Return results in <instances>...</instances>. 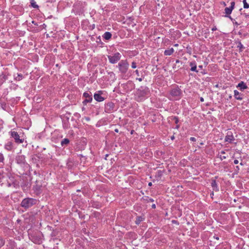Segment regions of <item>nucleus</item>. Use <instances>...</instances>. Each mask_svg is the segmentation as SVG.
Masks as SVG:
<instances>
[{
	"label": "nucleus",
	"mask_w": 249,
	"mask_h": 249,
	"mask_svg": "<svg viewBox=\"0 0 249 249\" xmlns=\"http://www.w3.org/2000/svg\"><path fill=\"white\" fill-rule=\"evenodd\" d=\"M37 200L33 198H25L23 199L21 203L20 206L24 208L25 210L31 207L33 205L36 204Z\"/></svg>",
	"instance_id": "f257e3e1"
},
{
	"label": "nucleus",
	"mask_w": 249,
	"mask_h": 249,
	"mask_svg": "<svg viewBox=\"0 0 249 249\" xmlns=\"http://www.w3.org/2000/svg\"><path fill=\"white\" fill-rule=\"evenodd\" d=\"M117 67L119 68V71L122 74H125L128 70L129 64L127 60H122L118 64Z\"/></svg>",
	"instance_id": "f03ea898"
},
{
	"label": "nucleus",
	"mask_w": 249,
	"mask_h": 249,
	"mask_svg": "<svg viewBox=\"0 0 249 249\" xmlns=\"http://www.w3.org/2000/svg\"><path fill=\"white\" fill-rule=\"evenodd\" d=\"M108 58L110 63H116L119 60H120L121 55L119 53H116L113 55H108Z\"/></svg>",
	"instance_id": "7ed1b4c3"
},
{
	"label": "nucleus",
	"mask_w": 249,
	"mask_h": 249,
	"mask_svg": "<svg viewBox=\"0 0 249 249\" xmlns=\"http://www.w3.org/2000/svg\"><path fill=\"white\" fill-rule=\"evenodd\" d=\"M11 136L12 138H13L15 140V142L17 143H22L24 141L23 139H20V137L18 133V132L16 131H11Z\"/></svg>",
	"instance_id": "20e7f679"
},
{
	"label": "nucleus",
	"mask_w": 249,
	"mask_h": 249,
	"mask_svg": "<svg viewBox=\"0 0 249 249\" xmlns=\"http://www.w3.org/2000/svg\"><path fill=\"white\" fill-rule=\"evenodd\" d=\"M90 93V92H85L83 93V97L85 98V100L83 102V105H86L87 103H90L92 101V95Z\"/></svg>",
	"instance_id": "39448f33"
},
{
	"label": "nucleus",
	"mask_w": 249,
	"mask_h": 249,
	"mask_svg": "<svg viewBox=\"0 0 249 249\" xmlns=\"http://www.w3.org/2000/svg\"><path fill=\"white\" fill-rule=\"evenodd\" d=\"M139 93L138 94L142 96H144L145 95H147L149 92V89L146 87H141L139 89H138Z\"/></svg>",
	"instance_id": "423d86ee"
},
{
	"label": "nucleus",
	"mask_w": 249,
	"mask_h": 249,
	"mask_svg": "<svg viewBox=\"0 0 249 249\" xmlns=\"http://www.w3.org/2000/svg\"><path fill=\"white\" fill-rule=\"evenodd\" d=\"M181 93V90L178 88L172 89L170 92V95L175 97H179Z\"/></svg>",
	"instance_id": "0eeeda50"
},
{
	"label": "nucleus",
	"mask_w": 249,
	"mask_h": 249,
	"mask_svg": "<svg viewBox=\"0 0 249 249\" xmlns=\"http://www.w3.org/2000/svg\"><path fill=\"white\" fill-rule=\"evenodd\" d=\"M103 93L102 91H98L97 93H94V99L98 102H102L105 100V98L101 96Z\"/></svg>",
	"instance_id": "6e6552de"
},
{
	"label": "nucleus",
	"mask_w": 249,
	"mask_h": 249,
	"mask_svg": "<svg viewBox=\"0 0 249 249\" xmlns=\"http://www.w3.org/2000/svg\"><path fill=\"white\" fill-rule=\"evenodd\" d=\"M114 105L112 102H108L105 105V110L106 112H111L114 108Z\"/></svg>",
	"instance_id": "1a4fd4ad"
},
{
	"label": "nucleus",
	"mask_w": 249,
	"mask_h": 249,
	"mask_svg": "<svg viewBox=\"0 0 249 249\" xmlns=\"http://www.w3.org/2000/svg\"><path fill=\"white\" fill-rule=\"evenodd\" d=\"M234 140L232 133L231 131L228 132L227 135L225 137V140L226 142H231Z\"/></svg>",
	"instance_id": "9d476101"
},
{
	"label": "nucleus",
	"mask_w": 249,
	"mask_h": 249,
	"mask_svg": "<svg viewBox=\"0 0 249 249\" xmlns=\"http://www.w3.org/2000/svg\"><path fill=\"white\" fill-rule=\"evenodd\" d=\"M237 88H239L241 90H243L248 88L246 84L243 81H241L237 85Z\"/></svg>",
	"instance_id": "9b49d317"
},
{
	"label": "nucleus",
	"mask_w": 249,
	"mask_h": 249,
	"mask_svg": "<svg viewBox=\"0 0 249 249\" xmlns=\"http://www.w3.org/2000/svg\"><path fill=\"white\" fill-rule=\"evenodd\" d=\"M190 66L191 67L190 69L191 71L198 72V71L196 70V64L195 61L190 62Z\"/></svg>",
	"instance_id": "f8f14e48"
},
{
	"label": "nucleus",
	"mask_w": 249,
	"mask_h": 249,
	"mask_svg": "<svg viewBox=\"0 0 249 249\" xmlns=\"http://www.w3.org/2000/svg\"><path fill=\"white\" fill-rule=\"evenodd\" d=\"M232 10L233 9H232L230 7H226L225 9V13L227 15L226 17H229L231 20H232V19L229 15H230L231 13V12H232Z\"/></svg>",
	"instance_id": "ddd939ff"
},
{
	"label": "nucleus",
	"mask_w": 249,
	"mask_h": 249,
	"mask_svg": "<svg viewBox=\"0 0 249 249\" xmlns=\"http://www.w3.org/2000/svg\"><path fill=\"white\" fill-rule=\"evenodd\" d=\"M112 36V34L109 32H106L104 33V34L103 36V37L104 38H105L106 40H109L111 38Z\"/></svg>",
	"instance_id": "4468645a"
},
{
	"label": "nucleus",
	"mask_w": 249,
	"mask_h": 249,
	"mask_svg": "<svg viewBox=\"0 0 249 249\" xmlns=\"http://www.w3.org/2000/svg\"><path fill=\"white\" fill-rule=\"evenodd\" d=\"M5 148L7 150H11L13 148V142H8L5 145Z\"/></svg>",
	"instance_id": "2eb2a0df"
},
{
	"label": "nucleus",
	"mask_w": 249,
	"mask_h": 249,
	"mask_svg": "<svg viewBox=\"0 0 249 249\" xmlns=\"http://www.w3.org/2000/svg\"><path fill=\"white\" fill-rule=\"evenodd\" d=\"M234 96L236 99L238 100H242L243 99V97L240 95V93L239 92V91H238L236 90H235L234 91Z\"/></svg>",
	"instance_id": "dca6fc26"
},
{
	"label": "nucleus",
	"mask_w": 249,
	"mask_h": 249,
	"mask_svg": "<svg viewBox=\"0 0 249 249\" xmlns=\"http://www.w3.org/2000/svg\"><path fill=\"white\" fill-rule=\"evenodd\" d=\"M144 220V218L142 216H137L135 220V224L136 225H139L141 222Z\"/></svg>",
	"instance_id": "f3484780"
},
{
	"label": "nucleus",
	"mask_w": 249,
	"mask_h": 249,
	"mask_svg": "<svg viewBox=\"0 0 249 249\" xmlns=\"http://www.w3.org/2000/svg\"><path fill=\"white\" fill-rule=\"evenodd\" d=\"M14 79L16 81H20L22 79V78H23V76L22 74H17V75H14Z\"/></svg>",
	"instance_id": "a211bd4d"
},
{
	"label": "nucleus",
	"mask_w": 249,
	"mask_h": 249,
	"mask_svg": "<svg viewBox=\"0 0 249 249\" xmlns=\"http://www.w3.org/2000/svg\"><path fill=\"white\" fill-rule=\"evenodd\" d=\"M174 51V49L172 48L169 50H166L164 53L165 55H170L173 53Z\"/></svg>",
	"instance_id": "6ab92c4d"
},
{
	"label": "nucleus",
	"mask_w": 249,
	"mask_h": 249,
	"mask_svg": "<svg viewBox=\"0 0 249 249\" xmlns=\"http://www.w3.org/2000/svg\"><path fill=\"white\" fill-rule=\"evenodd\" d=\"M211 185H212V186L213 187V190H214L215 191H218L217 183L215 180H212V181L211 182Z\"/></svg>",
	"instance_id": "aec40b11"
},
{
	"label": "nucleus",
	"mask_w": 249,
	"mask_h": 249,
	"mask_svg": "<svg viewBox=\"0 0 249 249\" xmlns=\"http://www.w3.org/2000/svg\"><path fill=\"white\" fill-rule=\"evenodd\" d=\"M69 142H70L69 140L67 138H65L61 141V144L62 146H64V145L68 144Z\"/></svg>",
	"instance_id": "412c9836"
},
{
	"label": "nucleus",
	"mask_w": 249,
	"mask_h": 249,
	"mask_svg": "<svg viewBox=\"0 0 249 249\" xmlns=\"http://www.w3.org/2000/svg\"><path fill=\"white\" fill-rule=\"evenodd\" d=\"M31 5L32 7L35 8H38V6L36 4V2L34 0H31Z\"/></svg>",
	"instance_id": "4be33fe9"
},
{
	"label": "nucleus",
	"mask_w": 249,
	"mask_h": 249,
	"mask_svg": "<svg viewBox=\"0 0 249 249\" xmlns=\"http://www.w3.org/2000/svg\"><path fill=\"white\" fill-rule=\"evenodd\" d=\"M243 2L244 3V8H249V4L247 2L246 0H243Z\"/></svg>",
	"instance_id": "5701e85b"
},
{
	"label": "nucleus",
	"mask_w": 249,
	"mask_h": 249,
	"mask_svg": "<svg viewBox=\"0 0 249 249\" xmlns=\"http://www.w3.org/2000/svg\"><path fill=\"white\" fill-rule=\"evenodd\" d=\"M237 48H239L240 51H242V49L244 48L243 45L242 44V43L239 42L237 45Z\"/></svg>",
	"instance_id": "b1692460"
},
{
	"label": "nucleus",
	"mask_w": 249,
	"mask_h": 249,
	"mask_svg": "<svg viewBox=\"0 0 249 249\" xmlns=\"http://www.w3.org/2000/svg\"><path fill=\"white\" fill-rule=\"evenodd\" d=\"M5 243L4 240L0 236V247L3 246Z\"/></svg>",
	"instance_id": "393cba45"
},
{
	"label": "nucleus",
	"mask_w": 249,
	"mask_h": 249,
	"mask_svg": "<svg viewBox=\"0 0 249 249\" xmlns=\"http://www.w3.org/2000/svg\"><path fill=\"white\" fill-rule=\"evenodd\" d=\"M4 160V157L3 155L0 153V162H2Z\"/></svg>",
	"instance_id": "a878e982"
},
{
	"label": "nucleus",
	"mask_w": 249,
	"mask_h": 249,
	"mask_svg": "<svg viewBox=\"0 0 249 249\" xmlns=\"http://www.w3.org/2000/svg\"><path fill=\"white\" fill-rule=\"evenodd\" d=\"M234 5H235V2L234 1H232L231 2V6L230 7L232 9H233L234 8Z\"/></svg>",
	"instance_id": "bb28decb"
},
{
	"label": "nucleus",
	"mask_w": 249,
	"mask_h": 249,
	"mask_svg": "<svg viewBox=\"0 0 249 249\" xmlns=\"http://www.w3.org/2000/svg\"><path fill=\"white\" fill-rule=\"evenodd\" d=\"M131 67H132V68L135 69L136 68V67H137L136 63L135 62H133L132 63Z\"/></svg>",
	"instance_id": "cd10ccee"
},
{
	"label": "nucleus",
	"mask_w": 249,
	"mask_h": 249,
	"mask_svg": "<svg viewBox=\"0 0 249 249\" xmlns=\"http://www.w3.org/2000/svg\"><path fill=\"white\" fill-rule=\"evenodd\" d=\"M173 120H175V123L177 124L178 122V119L177 117H174Z\"/></svg>",
	"instance_id": "c85d7f7f"
},
{
	"label": "nucleus",
	"mask_w": 249,
	"mask_h": 249,
	"mask_svg": "<svg viewBox=\"0 0 249 249\" xmlns=\"http://www.w3.org/2000/svg\"><path fill=\"white\" fill-rule=\"evenodd\" d=\"M190 139L192 142H195L196 140V139L195 137H191Z\"/></svg>",
	"instance_id": "c756f323"
},
{
	"label": "nucleus",
	"mask_w": 249,
	"mask_h": 249,
	"mask_svg": "<svg viewBox=\"0 0 249 249\" xmlns=\"http://www.w3.org/2000/svg\"><path fill=\"white\" fill-rule=\"evenodd\" d=\"M233 162H234V163L235 164H238V163L239 161H238V160H234Z\"/></svg>",
	"instance_id": "7c9ffc66"
},
{
	"label": "nucleus",
	"mask_w": 249,
	"mask_h": 249,
	"mask_svg": "<svg viewBox=\"0 0 249 249\" xmlns=\"http://www.w3.org/2000/svg\"><path fill=\"white\" fill-rule=\"evenodd\" d=\"M220 159H221V160H223L224 159H226V156H220Z\"/></svg>",
	"instance_id": "2f4dec72"
},
{
	"label": "nucleus",
	"mask_w": 249,
	"mask_h": 249,
	"mask_svg": "<svg viewBox=\"0 0 249 249\" xmlns=\"http://www.w3.org/2000/svg\"><path fill=\"white\" fill-rule=\"evenodd\" d=\"M216 29H217V28H216V27H213L212 28V30L213 31H214L216 30Z\"/></svg>",
	"instance_id": "473e14b6"
},
{
	"label": "nucleus",
	"mask_w": 249,
	"mask_h": 249,
	"mask_svg": "<svg viewBox=\"0 0 249 249\" xmlns=\"http://www.w3.org/2000/svg\"><path fill=\"white\" fill-rule=\"evenodd\" d=\"M137 80H139V81H142V78H137Z\"/></svg>",
	"instance_id": "72a5a7b5"
},
{
	"label": "nucleus",
	"mask_w": 249,
	"mask_h": 249,
	"mask_svg": "<svg viewBox=\"0 0 249 249\" xmlns=\"http://www.w3.org/2000/svg\"><path fill=\"white\" fill-rule=\"evenodd\" d=\"M152 208L153 209H155L156 208V205L155 204H153L152 205Z\"/></svg>",
	"instance_id": "f704fd0d"
},
{
	"label": "nucleus",
	"mask_w": 249,
	"mask_h": 249,
	"mask_svg": "<svg viewBox=\"0 0 249 249\" xmlns=\"http://www.w3.org/2000/svg\"><path fill=\"white\" fill-rule=\"evenodd\" d=\"M135 72L137 75H139V71L138 70H136Z\"/></svg>",
	"instance_id": "c9c22d12"
},
{
	"label": "nucleus",
	"mask_w": 249,
	"mask_h": 249,
	"mask_svg": "<svg viewBox=\"0 0 249 249\" xmlns=\"http://www.w3.org/2000/svg\"><path fill=\"white\" fill-rule=\"evenodd\" d=\"M172 223H178V222H177V221L175 220H172Z\"/></svg>",
	"instance_id": "e433bc0d"
},
{
	"label": "nucleus",
	"mask_w": 249,
	"mask_h": 249,
	"mask_svg": "<svg viewBox=\"0 0 249 249\" xmlns=\"http://www.w3.org/2000/svg\"><path fill=\"white\" fill-rule=\"evenodd\" d=\"M148 201H149V202H153L154 200L152 198H149Z\"/></svg>",
	"instance_id": "4c0bfd02"
},
{
	"label": "nucleus",
	"mask_w": 249,
	"mask_h": 249,
	"mask_svg": "<svg viewBox=\"0 0 249 249\" xmlns=\"http://www.w3.org/2000/svg\"><path fill=\"white\" fill-rule=\"evenodd\" d=\"M32 23H33L34 24L36 25H38L37 24L35 21H32Z\"/></svg>",
	"instance_id": "58836bf2"
},
{
	"label": "nucleus",
	"mask_w": 249,
	"mask_h": 249,
	"mask_svg": "<svg viewBox=\"0 0 249 249\" xmlns=\"http://www.w3.org/2000/svg\"><path fill=\"white\" fill-rule=\"evenodd\" d=\"M200 100L201 102H203L204 101V99H203V97H200Z\"/></svg>",
	"instance_id": "ea45409f"
},
{
	"label": "nucleus",
	"mask_w": 249,
	"mask_h": 249,
	"mask_svg": "<svg viewBox=\"0 0 249 249\" xmlns=\"http://www.w3.org/2000/svg\"><path fill=\"white\" fill-rule=\"evenodd\" d=\"M236 170L237 171L239 170V166H236Z\"/></svg>",
	"instance_id": "a19ab883"
},
{
	"label": "nucleus",
	"mask_w": 249,
	"mask_h": 249,
	"mask_svg": "<svg viewBox=\"0 0 249 249\" xmlns=\"http://www.w3.org/2000/svg\"><path fill=\"white\" fill-rule=\"evenodd\" d=\"M11 185H12V184H11L10 183H8V184H7V186H8V187H11Z\"/></svg>",
	"instance_id": "79ce46f5"
},
{
	"label": "nucleus",
	"mask_w": 249,
	"mask_h": 249,
	"mask_svg": "<svg viewBox=\"0 0 249 249\" xmlns=\"http://www.w3.org/2000/svg\"><path fill=\"white\" fill-rule=\"evenodd\" d=\"M198 68H199V69H202V68H203V66H202V65H199V66H198Z\"/></svg>",
	"instance_id": "37998d69"
},
{
	"label": "nucleus",
	"mask_w": 249,
	"mask_h": 249,
	"mask_svg": "<svg viewBox=\"0 0 249 249\" xmlns=\"http://www.w3.org/2000/svg\"><path fill=\"white\" fill-rule=\"evenodd\" d=\"M171 140H173L175 139V137H174V136H172L171 137Z\"/></svg>",
	"instance_id": "c03bdc74"
},
{
	"label": "nucleus",
	"mask_w": 249,
	"mask_h": 249,
	"mask_svg": "<svg viewBox=\"0 0 249 249\" xmlns=\"http://www.w3.org/2000/svg\"><path fill=\"white\" fill-rule=\"evenodd\" d=\"M1 178H2V174L0 172V180L1 179Z\"/></svg>",
	"instance_id": "a18cd8bd"
},
{
	"label": "nucleus",
	"mask_w": 249,
	"mask_h": 249,
	"mask_svg": "<svg viewBox=\"0 0 249 249\" xmlns=\"http://www.w3.org/2000/svg\"><path fill=\"white\" fill-rule=\"evenodd\" d=\"M221 153L222 154H225V152L224 151H222L221 152Z\"/></svg>",
	"instance_id": "49530a36"
},
{
	"label": "nucleus",
	"mask_w": 249,
	"mask_h": 249,
	"mask_svg": "<svg viewBox=\"0 0 249 249\" xmlns=\"http://www.w3.org/2000/svg\"><path fill=\"white\" fill-rule=\"evenodd\" d=\"M222 3H223V4L224 6H226V3H225V2H224V1H223V2H222Z\"/></svg>",
	"instance_id": "de8ad7c7"
},
{
	"label": "nucleus",
	"mask_w": 249,
	"mask_h": 249,
	"mask_svg": "<svg viewBox=\"0 0 249 249\" xmlns=\"http://www.w3.org/2000/svg\"><path fill=\"white\" fill-rule=\"evenodd\" d=\"M148 185H149V186H151V185H152V183H151V182H149V183H148Z\"/></svg>",
	"instance_id": "09e8293b"
},
{
	"label": "nucleus",
	"mask_w": 249,
	"mask_h": 249,
	"mask_svg": "<svg viewBox=\"0 0 249 249\" xmlns=\"http://www.w3.org/2000/svg\"><path fill=\"white\" fill-rule=\"evenodd\" d=\"M179 60H178V59H177V60H176V63H179Z\"/></svg>",
	"instance_id": "8fccbe9b"
},
{
	"label": "nucleus",
	"mask_w": 249,
	"mask_h": 249,
	"mask_svg": "<svg viewBox=\"0 0 249 249\" xmlns=\"http://www.w3.org/2000/svg\"><path fill=\"white\" fill-rule=\"evenodd\" d=\"M115 131L116 132H118V130L117 129H116L115 130Z\"/></svg>",
	"instance_id": "3c124183"
},
{
	"label": "nucleus",
	"mask_w": 249,
	"mask_h": 249,
	"mask_svg": "<svg viewBox=\"0 0 249 249\" xmlns=\"http://www.w3.org/2000/svg\"><path fill=\"white\" fill-rule=\"evenodd\" d=\"M234 23H235V24H236V25H239V23H238L237 22H235Z\"/></svg>",
	"instance_id": "603ef678"
},
{
	"label": "nucleus",
	"mask_w": 249,
	"mask_h": 249,
	"mask_svg": "<svg viewBox=\"0 0 249 249\" xmlns=\"http://www.w3.org/2000/svg\"><path fill=\"white\" fill-rule=\"evenodd\" d=\"M240 164L241 165H243V163L242 162H241V163H240Z\"/></svg>",
	"instance_id": "864d4df0"
},
{
	"label": "nucleus",
	"mask_w": 249,
	"mask_h": 249,
	"mask_svg": "<svg viewBox=\"0 0 249 249\" xmlns=\"http://www.w3.org/2000/svg\"><path fill=\"white\" fill-rule=\"evenodd\" d=\"M232 97L231 95L229 96V98L231 99Z\"/></svg>",
	"instance_id": "5fc2aeb1"
},
{
	"label": "nucleus",
	"mask_w": 249,
	"mask_h": 249,
	"mask_svg": "<svg viewBox=\"0 0 249 249\" xmlns=\"http://www.w3.org/2000/svg\"><path fill=\"white\" fill-rule=\"evenodd\" d=\"M216 239L217 240H218V239H219V237H216Z\"/></svg>",
	"instance_id": "6e6d98bb"
},
{
	"label": "nucleus",
	"mask_w": 249,
	"mask_h": 249,
	"mask_svg": "<svg viewBox=\"0 0 249 249\" xmlns=\"http://www.w3.org/2000/svg\"><path fill=\"white\" fill-rule=\"evenodd\" d=\"M13 184L14 185H15V183L14 182H13Z\"/></svg>",
	"instance_id": "4d7b16f0"
},
{
	"label": "nucleus",
	"mask_w": 249,
	"mask_h": 249,
	"mask_svg": "<svg viewBox=\"0 0 249 249\" xmlns=\"http://www.w3.org/2000/svg\"><path fill=\"white\" fill-rule=\"evenodd\" d=\"M133 130L131 131V133L132 134L133 133Z\"/></svg>",
	"instance_id": "13d9d810"
}]
</instances>
